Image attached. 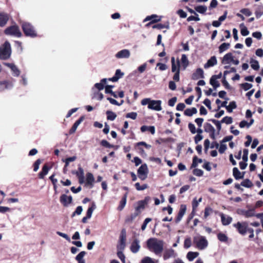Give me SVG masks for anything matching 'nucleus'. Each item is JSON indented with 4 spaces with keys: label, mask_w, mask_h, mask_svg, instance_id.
I'll use <instances>...</instances> for the list:
<instances>
[{
    "label": "nucleus",
    "mask_w": 263,
    "mask_h": 263,
    "mask_svg": "<svg viewBox=\"0 0 263 263\" xmlns=\"http://www.w3.org/2000/svg\"><path fill=\"white\" fill-rule=\"evenodd\" d=\"M241 87L245 90H248L252 87V85L248 83H245L241 84Z\"/></svg>",
    "instance_id": "13d9d810"
},
{
    "label": "nucleus",
    "mask_w": 263,
    "mask_h": 263,
    "mask_svg": "<svg viewBox=\"0 0 263 263\" xmlns=\"http://www.w3.org/2000/svg\"><path fill=\"white\" fill-rule=\"evenodd\" d=\"M123 75L124 73L122 72L120 69H117L116 71L115 76L113 77L108 79V80L112 82H117L119 79L122 78Z\"/></svg>",
    "instance_id": "4be33fe9"
},
{
    "label": "nucleus",
    "mask_w": 263,
    "mask_h": 263,
    "mask_svg": "<svg viewBox=\"0 0 263 263\" xmlns=\"http://www.w3.org/2000/svg\"><path fill=\"white\" fill-rule=\"evenodd\" d=\"M195 10L201 14H204L207 10V7L205 6H198L195 8Z\"/></svg>",
    "instance_id": "79ce46f5"
},
{
    "label": "nucleus",
    "mask_w": 263,
    "mask_h": 263,
    "mask_svg": "<svg viewBox=\"0 0 263 263\" xmlns=\"http://www.w3.org/2000/svg\"><path fill=\"white\" fill-rule=\"evenodd\" d=\"M188 127L192 134H194L196 133L195 126L193 123H190L188 125Z\"/></svg>",
    "instance_id": "052dcab7"
},
{
    "label": "nucleus",
    "mask_w": 263,
    "mask_h": 263,
    "mask_svg": "<svg viewBox=\"0 0 263 263\" xmlns=\"http://www.w3.org/2000/svg\"><path fill=\"white\" fill-rule=\"evenodd\" d=\"M221 121L222 123H225L227 124H230L232 123L233 119L230 117L226 116L224 117Z\"/></svg>",
    "instance_id": "3c124183"
},
{
    "label": "nucleus",
    "mask_w": 263,
    "mask_h": 263,
    "mask_svg": "<svg viewBox=\"0 0 263 263\" xmlns=\"http://www.w3.org/2000/svg\"><path fill=\"white\" fill-rule=\"evenodd\" d=\"M185 211H186L185 206L182 205L181 206L180 209L179 210V212L178 215L176 219V222L177 223L179 222L182 219L183 216L185 214Z\"/></svg>",
    "instance_id": "5701e85b"
},
{
    "label": "nucleus",
    "mask_w": 263,
    "mask_h": 263,
    "mask_svg": "<svg viewBox=\"0 0 263 263\" xmlns=\"http://www.w3.org/2000/svg\"><path fill=\"white\" fill-rule=\"evenodd\" d=\"M86 254L85 251H81L76 256V259L78 261V263H85L84 257Z\"/></svg>",
    "instance_id": "c756f323"
},
{
    "label": "nucleus",
    "mask_w": 263,
    "mask_h": 263,
    "mask_svg": "<svg viewBox=\"0 0 263 263\" xmlns=\"http://www.w3.org/2000/svg\"><path fill=\"white\" fill-rule=\"evenodd\" d=\"M248 154L249 151L247 149H243V156H242V160L245 162H247L248 160Z\"/></svg>",
    "instance_id": "680f3d73"
},
{
    "label": "nucleus",
    "mask_w": 263,
    "mask_h": 263,
    "mask_svg": "<svg viewBox=\"0 0 263 263\" xmlns=\"http://www.w3.org/2000/svg\"><path fill=\"white\" fill-rule=\"evenodd\" d=\"M107 119L108 120L114 121L117 117L116 114L112 111L107 110L106 111Z\"/></svg>",
    "instance_id": "ea45409f"
},
{
    "label": "nucleus",
    "mask_w": 263,
    "mask_h": 263,
    "mask_svg": "<svg viewBox=\"0 0 263 263\" xmlns=\"http://www.w3.org/2000/svg\"><path fill=\"white\" fill-rule=\"evenodd\" d=\"M135 185L137 190L138 191H143L148 187V186L146 184H144L141 186L139 182L136 183Z\"/></svg>",
    "instance_id": "de8ad7c7"
},
{
    "label": "nucleus",
    "mask_w": 263,
    "mask_h": 263,
    "mask_svg": "<svg viewBox=\"0 0 263 263\" xmlns=\"http://www.w3.org/2000/svg\"><path fill=\"white\" fill-rule=\"evenodd\" d=\"M237 213L240 215H243L246 218H249L255 216V210L253 209L249 210H245L241 209L237 210Z\"/></svg>",
    "instance_id": "1a4fd4ad"
},
{
    "label": "nucleus",
    "mask_w": 263,
    "mask_h": 263,
    "mask_svg": "<svg viewBox=\"0 0 263 263\" xmlns=\"http://www.w3.org/2000/svg\"><path fill=\"white\" fill-rule=\"evenodd\" d=\"M193 173L194 175L198 177L202 176L203 174V171L198 168L194 169Z\"/></svg>",
    "instance_id": "4d7b16f0"
},
{
    "label": "nucleus",
    "mask_w": 263,
    "mask_h": 263,
    "mask_svg": "<svg viewBox=\"0 0 263 263\" xmlns=\"http://www.w3.org/2000/svg\"><path fill=\"white\" fill-rule=\"evenodd\" d=\"M233 55L231 52L228 53L224 55L222 60V63L224 65L230 64L233 61Z\"/></svg>",
    "instance_id": "dca6fc26"
},
{
    "label": "nucleus",
    "mask_w": 263,
    "mask_h": 263,
    "mask_svg": "<svg viewBox=\"0 0 263 263\" xmlns=\"http://www.w3.org/2000/svg\"><path fill=\"white\" fill-rule=\"evenodd\" d=\"M218 239L221 242H226L228 240V237L223 233H220L217 235Z\"/></svg>",
    "instance_id": "a18cd8bd"
},
{
    "label": "nucleus",
    "mask_w": 263,
    "mask_h": 263,
    "mask_svg": "<svg viewBox=\"0 0 263 263\" xmlns=\"http://www.w3.org/2000/svg\"><path fill=\"white\" fill-rule=\"evenodd\" d=\"M41 163V160L40 159H39L35 161V162L34 163V168H33V171L34 172H36L39 170V166Z\"/></svg>",
    "instance_id": "0e129e2a"
},
{
    "label": "nucleus",
    "mask_w": 263,
    "mask_h": 263,
    "mask_svg": "<svg viewBox=\"0 0 263 263\" xmlns=\"http://www.w3.org/2000/svg\"><path fill=\"white\" fill-rule=\"evenodd\" d=\"M141 105L145 106L147 105L148 108L155 111H160L162 110L161 100H154L150 98H144L141 100Z\"/></svg>",
    "instance_id": "f03ea898"
},
{
    "label": "nucleus",
    "mask_w": 263,
    "mask_h": 263,
    "mask_svg": "<svg viewBox=\"0 0 263 263\" xmlns=\"http://www.w3.org/2000/svg\"><path fill=\"white\" fill-rule=\"evenodd\" d=\"M152 221V218H146L144 221L143 223L142 224L141 226V230L142 231H144L145 230L147 224Z\"/></svg>",
    "instance_id": "6e6d98bb"
},
{
    "label": "nucleus",
    "mask_w": 263,
    "mask_h": 263,
    "mask_svg": "<svg viewBox=\"0 0 263 263\" xmlns=\"http://www.w3.org/2000/svg\"><path fill=\"white\" fill-rule=\"evenodd\" d=\"M241 185L244 187H250L252 186V183L249 179H246L241 182Z\"/></svg>",
    "instance_id": "49530a36"
},
{
    "label": "nucleus",
    "mask_w": 263,
    "mask_h": 263,
    "mask_svg": "<svg viewBox=\"0 0 263 263\" xmlns=\"http://www.w3.org/2000/svg\"><path fill=\"white\" fill-rule=\"evenodd\" d=\"M240 12L247 16H250L252 14L251 11L249 9L247 8H244L241 9L240 10Z\"/></svg>",
    "instance_id": "bf43d9fd"
},
{
    "label": "nucleus",
    "mask_w": 263,
    "mask_h": 263,
    "mask_svg": "<svg viewBox=\"0 0 263 263\" xmlns=\"http://www.w3.org/2000/svg\"><path fill=\"white\" fill-rule=\"evenodd\" d=\"M138 177L141 180H144L147 177L148 169L146 164H142L137 171Z\"/></svg>",
    "instance_id": "0eeeda50"
},
{
    "label": "nucleus",
    "mask_w": 263,
    "mask_h": 263,
    "mask_svg": "<svg viewBox=\"0 0 263 263\" xmlns=\"http://www.w3.org/2000/svg\"><path fill=\"white\" fill-rule=\"evenodd\" d=\"M126 231L125 230L123 229L121 231V235L120 236V243L121 248L123 249L125 247V241H126Z\"/></svg>",
    "instance_id": "412c9836"
},
{
    "label": "nucleus",
    "mask_w": 263,
    "mask_h": 263,
    "mask_svg": "<svg viewBox=\"0 0 263 263\" xmlns=\"http://www.w3.org/2000/svg\"><path fill=\"white\" fill-rule=\"evenodd\" d=\"M217 64V60L215 56L212 57L204 65L205 69L209 68V67H213Z\"/></svg>",
    "instance_id": "a211bd4d"
},
{
    "label": "nucleus",
    "mask_w": 263,
    "mask_h": 263,
    "mask_svg": "<svg viewBox=\"0 0 263 263\" xmlns=\"http://www.w3.org/2000/svg\"><path fill=\"white\" fill-rule=\"evenodd\" d=\"M237 106L235 102L232 101L231 102L228 107H227V110L229 112H231L233 111V109H235Z\"/></svg>",
    "instance_id": "37998d69"
},
{
    "label": "nucleus",
    "mask_w": 263,
    "mask_h": 263,
    "mask_svg": "<svg viewBox=\"0 0 263 263\" xmlns=\"http://www.w3.org/2000/svg\"><path fill=\"white\" fill-rule=\"evenodd\" d=\"M227 147L226 144H223V142H221L220 145H219L218 147L219 152L220 154H223L227 149Z\"/></svg>",
    "instance_id": "864d4df0"
},
{
    "label": "nucleus",
    "mask_w": 263,
    "mask_h": 263,
    "mask_svg": "<svg viewBox=\"0 0 263 263\" xmlns=\"http://www.w3.org/2000/svg\"><path fill=\"white\" fill-rule=\"evenodd\" d=\"M5 33L7 35H14L17 37H20L21 36V32H20L18 27L15 25H13L6 28L5 30Z\"/></svg>",
    "instance_id": "6e6552de"
},
{
    "label": "nucleus",
    "mask_w": 263,
    "mask_h": 263,
    "mask_svg": "<svg viewBox=\"0 0 263 263\" xmlns=\"http://www.w3.org/2000/svg\"><path fill=\"white\" fill-rule=\"evenodd\" d=\"M130 55V51L128 49H124L117 52L115 57L118 59H128Z\"/></svg>",
    "instance_id": "9d476101"
},
{
    "label": "nucleus",
    "mask_w": 263,
    "mask_h": 263,
    "mask_svg": "<svg viewBox=\"0 0 263 263\" xmlns=\"http://www.w3.org/2000/svg\"><path fill=\"white\" fill-rule=\"evenodd\" d=\"M251 67L255 70H257L259 68V65L257 60L251 59L250 60Z\"/></svg>",
    "instance_id": "c9c22d12"
},
{
    "label": "nucleus",
    "mask_w": 263,
    "mask_h": 263,
    "mask_svg": "<svg viewBox=\"0 0 263 263\" xmlns=\"http://www.w3.org/2000/svg\"><path fill=\"white\" fill-rule=\"evenodd\" d=\"M204 131L206 133H211L212 132H215L214 127L209 123H205L204 125Z\"/></svg>",
    "instance_id": "e433bc0d"
},
{
    "label": "nucleus",
    "mask_w": 263,
    "mask_h": 263,
    "mask_svg": "<svg viewBox=\"0 0 263 263\" xmlns=\"http://www.w3.org/2000/svg\"><path fill=\"white\" fill-rule=\"evenodd\" d=\"M9 20V16L7 14L4 13H0V26H4Z\"/></svg>",
    "instance_id": "b1692460"
},
{
    "label": "nucleus",
    "mask_w": 263,
    "mask_h": 263,
    "mask_svg": "<svg viewBox=\"0 0 263 263\" xmlns=\"http://www.w3.org/2000/svg\"><path fill=\"white\" fill-rule=\"evenodd\" d=\"M107 79L104 78L102 79L100 83H96L94 85L95 88L98 90H103L104 88V85L106 83Z\"/></svg>",
    "instance_id": "bb28decb"
},
{
    "label": "nucleus",
    "mask_w": 263,
    "mask_h": 263,
    "mask_svg": "<svg viewBox=\"0 0 263 263\" xmlns=\"http://www.w3.org/2000/svg\"><path fill=\"white\" fill-rule=\"evenodd\" d=\"M11 53L10 44L6 41L0 47V59L3 60L8 59L10 57Z\"/></svg>",
    "instance_id": "7ed1b4c3"
},
{
    "label": "nucleus",
    "mask_w": 263,
    "mask_h": 263,
    "mask_svg": "<svg viewBox=\"0 0 263 263\" xmlns=\"http://www.w3.org/2000/svg\"><path fill=\"white\" fill-rule=\"evenodd\" d=\"M146 199L144 200H141L138 202V205L136 207V210L138 213L140 212V211L141 209H144L145 208V204L147 203Z\"/></svg>",
    "instance_id": "7c9ffc66"
},
{
    "label": "nucleus",
    "mask_w": 263,
    "mask_h": 263,
    "mask_svg": "<svg viewBox=\"0 0 263 263\" xmlns=\"http://www.w3.org/2000/svg\"><path fill=\"white\" fill-rule=\"evenodd\" d=\"M192 78L194 80H197L200 78H204L203 70L200 68H197L196 71L193 73Z\"/></svg>",
    "instance_id": "f3484780"
},
{
    "label": "nucleus",
    "mask_w": 263,
    "mask_h": 263,
    "mask_svg": "<svg viewBox=\"0 0 263 263\" xmlns=\"http://www.w3.org/2000/svg\"><path fill=\"white\" fill-rule=\"evenodd\" d=\"M137 114L136 112H131L126 114V117L127 118H130L133 120H135L137 118Z\"/></svg>",
    "instance_id": "5fc2aeb1"
},
{
    "label": "nucleus",
    "mask_w": 263,
    "mask_h": 263,
    "mask_svg": "<svg viewBox=\"0 0 263 263\" xmlns=\"http://www.w3.org/2000/svg\"><path fill=\"white\" fill-rule=\"evenodd\" d=\"M22 26L23 31L27 36L31 37L36 36V33L33 26L30 23L24 22L22 24Z\"/></svg>",
    "instance_id": "39448f33"
},
{
    "label": "nucleus",
    "mask_w": 263,
    "mask_h": 263,
    "mask_svg": "<svg viewBox=\"0 0 263 263\" xmlns=\"http://www.w3.org/2000/svg\"><path fill=\"white\" fill-rule=\"evenodd\" d=\"M177 13L181 18H185L187 16L186 13L182 9L178 10Z\"/></svg>",
    "instance_id": "338daca9"
},
{
    "label": "nucleus",
    "mask_w": 263,
    "mask_h": 263,
    "mask_svg": "<svg viewBox=\"0 0 263 263\" xmlns=\"http://www.w3.org/2000/svg\"><path fill=\"white\" fill-rule=\"evenodd\" d=\"M176 255V253L173 249H168L164 251L163 258L164 260H166L170 258L175 257Z\"/></svg>",
    "instance_id": "2eb2a0df"
},
{
    "label": "nucleus",
    "mask_w": 263,
    "mask_h": 263,
    "mask_svg": "<svg viewBox=\"0 0 263 263\" xmlns=\"http://www.w3.org/2000/svg\"><path fill=\"white\" fill-rule=\"evenodd\" d=\"M211 121L216 125L217 129L219 132L221 129V121L216 120L215 119H211Z\"/></svg>",
    "instance_id": "09e8293b"
},
{
    "label": "nucleus",
    "mask_w": 263,
    "mask_h": 263,
    "mask_svg": "<svg viewBox=\"0 0 263 263\" xmlns=\"http://www.w3.org/2000/svg\"><path fill=\"white\" fill-rule=\"evenodd\" d=\"M171 64H172V71L173 72H177V71H180V68L181 67V65H180V62L178 59H177L176 61L175 58L172 57Z\"/></svg>",
    "instance_id": "f8f14e48"
},
{
    "label": "nucleus",
    "mask_w": 263,
    "mask_h": 263,
    "mask_svg": "<svg viewBox=\"0 0 263 263\" xmlns=\"http://www.w3.org/2000/svg\"><path fill=\"white\" fill-rule=\"evenodd\" d=\"M96 204L94 202H93L92 203L91 206L90 207H89L87 210V214H86V216H87V218H91V217L92 216V214L93 213V211L96 209Z\"/></svg>",
    "instance_id": "4c0bfd02"
},
{
    "label": "nucleus",
    "mask_w": 263,
    "mask_h": 263,
    "mask_svg": "<svg viewBox=\"0 0 263 263\" xmlns=\"http://www.w3.org/2000/svg\"><path fill=\"white\" fill-rule=\"evenodd\" d=\"M181 66L183 67V69L184 70L188 66L189 64V61L187 59L186 55L184 54H182L181 58Z\"/></svg>",
    "instance_id": "cd10ccee"
},
{
    "label": "nucleus",
    "mask_w": 263,
    "mask_h": 263,
    "mask_svg": "<svg viewBox=\"0 0 263 263\" xmlns=\"http://www.w3.org/2000/svg\"><path fill=\"white\" fill-rule=\"evenodd\" d=\"M192 245V241L191 238H187L185 239L184 242V247L185 248H189Z\"/></svg>",
    "instance_id": "603ef678"
},
{
    "label": "nucleus",
    "mask_w": 263,
    "mask_h": 263,
    "mask_svg": "<svg viewBox=\"0 0 263 263\" xmlns=\"http://www.w3.org/2000/svg\"><path fill=\"white\" fill-rule=\"evenodd\" d=\"M214 77H212L210 80V84L214 87V89H216L219 86V83Z\"/></svg>",
    "instance_id": "58836bf2"
},
{
    "label": "nucleus",
    "mask_w": 263,
    "mask_h": 263,
    "mask_svg": "<svg viewBox=\"0 0 263 263\" xmlns=\"http://www.w3.org/2000/svg\"><path fill=\"white\" fill-rule=\"evenodd\" d=\"M127 196V194H125L122 197L121 200L120 202V205L118 208V210L119 211H122L125 207L126 203Z\"/></svg>",
    "instance_id": "2f4dec72"
},
{
    "label": "nucleus",
    "mask_w": 263,
    "mask_h": 263,
    "mask_svg": "<svg viewBox=\"0 0 263 263\" xmlns=\"http://www.w3.org/2000/svg\"><path fill=\"white\" fill-rule=\"evenodd\" d=\"M233 174L236 180L242 179L244 177V173H241L237 167L233 168Z\"/></svg>",
    "instance_id": "a878e982"
},
{
    "label": "nucleus",
    "mask_w": 263,
    "mask_h": 263,
    "mask_svg": "<svg viewBox=\"0 0 263 263\" xmlns=\"http://www.w3.org/2000/svg\"><path fill=\"white\" fill-rule=\"evenodd\" d=\"M197 112V109L195 107L192 108H187L184 111V115L187 116H192L194 114H196Z\"/></svg>",
    "instance_id": "72a5a7b5"
},
{
    "label": "nucleus",
    "mask_w": 263,
    "mask_h": 263,
    "mask_svg": "<svg viewBox=\"0 0 263 263\" xmlns=\"http://www.w3.org/2000/svg\"><path fill=\"white\" fill-rule=\"evenodd\" d=\"M4 65L9 67L11 70L13 76H19V75L20 74V71L14 64L4 63Z\"/></svg>",
    "instance_id": "4468645a"
},
{
    "label": "nucleus",
    "mask_w": 263,
    "mask_h": 263,
    "mask_svg": "<svg viewBox=\"0 0 263 263\" xmlns=\"http://www.w3.org/2000/svg\"><path fill=\"white\" fill-rule=\"evenodd\" d=\"M202 162L201 159H198L196 156L193 158V162L191 165V167H196L198 163H201Z\"/></svg>",
    "instance_id": "c03bdc74"
},
{
    "label": "nucleus",
    "mask_w": 263,
    "mask_h": 263,
    "mask_svg": "<svg viewBox=\"0 0 263 263\" xmlns=\"http://www.w3.org/2000/svg\"><path fill=\"white\" fill-rule=\"evenodd\" d=\"M83 120V117H81L73 125L72 127L69 130V134H72L76 131L78 126L81 123Z\"/></svg>",
    "instance_id": "393cba45"
},
{
    "label": "nucleus",
    "mask_w": 263,
    "mask_h": 263,
    "mask_svg": "<svg viewBox=\"0 0 263 263\" xmlns=\"http://www.w3.org/2000/svg\"><path fill=\"white\" fill-rule=\"evenodd\" d=\"M230 44L229 43H223L221 44L219 47V51L222 53L229 48Z\"/></svg>",
    "instance_id": "a19ab883"
},
{
    "label": "nucleus",
    "mask_w": 263,
    "mask_h": 263,
    "mask_svg": "<svg viewBox=\"0 0 263 263\" xmlns=\"http://www.w3.org/2000/svg\"><path fill=\"white\" fill-rule=\"evenodd\" d=\"M60 201L64 206H68L71 203L72 198L71 196H68L66 194H62L60 197Z\"/></svg>",
    "instance_id": "9b49d317"
},
{
    "label": "nucleus",
    "mask_w": 263,
    "mask_h": 263,
    "mask_svg": "<svg viewBox=\"0 0 263 263\" xmlns=\"http://www.w3.org/2000/svg\"><path fill=\"white\" fill-rule=\"evenodd\" d=\"M118 257L121 259L123 263H125V256L123 253L119 251L117 253Z\"/></svg>",
    "instance_id": "69168bd1"
},
{
    "label": "nucleus",
    "mask_w": 263,
    "mask_h": 263,
    "mask_svg": "<svg viewBox=\"0 0 263 263\" xmlns=\"http://www.w3.org/2000/svg\"><path fill=\"white\" fill-rule=\"evenodd\" d=\"M140 247L139 240L136 238L132 242L130 247V250L133 253H136L139 251Z\"/></svg>",
    "instance_id": "ddd939ff"
},
{
    "label": "nucleus",
    "mask_w": 263,
    "mask_h": 263,
    "mask_svg": "<svg viewBox=\"0 0 263 263\" xmlns=\"http://www.w3.org/2000/svg\"><path fill=\"white\" fill-rule=\"evenodd\" d=\"M12 87L11 83L8 82H0V91H2L5 89H9Z\"/></svg>",
    "instance_id": "f704fd0d"
},
{
    "label": "nucleus",
    "mask_w": 263,
    "mask_h": 263,
    "mask_svg": "<svg viewBox=\"0 0 263 263\" xmlns=\"http://www.w3.org/2000/svg\"><path fill=\"white\" fill-rule=\"evenodd\" d=\"M57 234L58 235H59V236L64 238L67 241H70V237L66 234L62 233V232H59V231L57 232Z\"/></svg>",
    "instance_id": "e2e57ef3"
},
{
    "label": "nucleus",
    "mask_w": 263,
    "mask_h": 263,
    "mask_svg": "<svg viewBox=\"0 0 263 263\" xmlns=\"http://www.w3.org/2000/svg\"><path fill=\"white\" fill-rule=\"evenodd\" d=\"M141 263H155L154 259L150 257H144L141 260Z\"/></svg>",
    "instance_id": "8fccbe9b"
},
{
    "label": "nucleus",
    "mask_w": 263,
    "mask_h": 263,
    "mask_svg": "<svg viewBox=\"0 0 263 263\" xmlns=\"http://www.w3.org/2000/svg\"><path fill=\"white\" fill-rule=\"evenodd\" d=\"M164 242L161 239L153 237L146 241L148 250L157 256H160L163 251Z\"/></svg>",
    "instance_id": "f257e3e1"
},
{
    "label": "nucleus",
    "mask_w": 263,
    "mask_h": 263,
    "mask_svg": "<svg viewBox=\"0 0 263 263\" xmlns=\"http://www.w3.org/2000/svg\"><path fill=\"white\" fill-rule=\"evenodd\" d=\"M95 178L94 177L91 173H88L86 174V185L89 186L90 187H92L93 186V183L94 182Z\"/></svg>",
    "instance_id": "aec40b11"
},
{
    "label": "nucleus",
    "mask_w": 263,
    "mask_h": 263,
    "mask_svg": "<svg viewBox=\"0 0 263 263\" xmlns=\"http://www.w3.org/2000/svg\"><path fill=\"white\" fill-rule=\"evenodd\" d=\"M50 168L46 165H44L42 168V171L39 173V178L41 179H43L46 176L49 171Z\"/></svg>",
    "instance_id": "c85d7f7f"
},
{
    "label": "nucleus",
    "mask_w": 263,
    "mask_h": 263,
    "mask_svg": "<svg viewBox=\"0 0 263 263\" xmlns=\"http://www.w3.org/2000/svg\"><path fill=\"white\" fill-rule=\"evenodd\" d=\"M233 227L235 228L238 233L241 235H245L247 232L248 229V224L247 222H238L233 224Z\"/></svg>",
    "instance_id": "423d86ee"
},
{
    "label": "nucleus",
    "mask_w": 263,
    "mask_h": 263,
    "mask_svg": "<svg viewBox=\"0 0 263 263\" xmlns=\"http://www.w3.org/2000/svg\"><path fill=\"white\" fill-rule=\"evenodd\" d=\"M240 32L243 36H247L249 34V31L246 27H242L241 29Z\"/></svg>",
    "instance_id": "774afa93"
},
{
    "label": "nucleus",
    "mask_w": 263,
    "mask_h": 263,
    "mask_svg": "<svg viewBox=\"0 0 263 263\" xmlns=\"http://www.w3.org/2000/svg\"><path fill=\"white\" fill-rule=\"evenodd\" d=\"M199 255V253L196 252H189L186 255V257L189 261H193Z\"/></svg>",
    "instance_id": "473e14b6"
},
{
    "label": "nucleus",
    "mask_w": 263,
    "mask_h": 263,
    "mask_svg": "<svg viewBox=\"0 0 263 263\" xmlns=\"http://www.w3.org/2000/svg\"><path fill=\"white\" fill-rule=\"evenodd\" d=\"M220 216L221 217V222L224 226H228L232 221V218L229 216H226L223 213H220Z\"/></svg>",
    "instance_id": "6ab92c4d"
},
{
    "label": "nucleus",
    "mask_w": 263,
    "mask_h": 263,
    "mask_svg": "<svg viewBox=\"0 0 263 263\" xmlns=\"http://www.w3.org/2000/svg\"><path fill=\"white\" fill-rule=\"evenodd\" d=\"M193 241L199 250H203L208 245V241L205 237L201 235L195 236L193 238Z\"/></svg>",
    "instance_id": "20e7f679"
}]
</instances>
